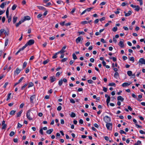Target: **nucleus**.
<instances>
[{"label": "nucleus", "mask_w": 145, "mask_h": 145, "mask_svg": "<svg viewBox=\"0 0 145 145\" xmlns=\"http://www.w3.org/2000/svg\"><path fill=\"white\" fill-rule=\"evenodd\" d=\"M107 129L108 130H111L112 128V123H107L106 124Z\"/></svg>", "instance_id": "nucleus-1"}, {"label": "nucleus", "mask_w": 145, "mask_h": 145, "mask_svg": "<svg viewBox=\"0 0 145 145\" xmlns=\"http://www.w3.org/2000/svg\"><path fill=\"white\" fill-rule=\"evenodd\" d=\"M103 119L105 121L106 123H108V122H110L111 121L110 118L108 116H105L104 118Z\"/></svg>", "instance_id": "nucleus-2"}, {"label": "nucleus", "mask_w": 145, "mask_h": 145, "mask_svg": "<svg viewBox=\"0 0 145 145\" xmlns=\"http://www.w3.org/2000/svg\"><path fill=\"white\" fill-rule=\"evenodd\" d=\"M31 110H29L27 111L26 113V116L27 118L30 120H31L32 119L31 117L30 116V112H31Z\"/></svg>", "instance_id": "nucleus-3"}, {"label": "nucleus", "mask_w": 145, "mask_h": 145, "mask_svg": "<svg viewBox=\"0 0 145 145\" xmlns=\"http://www.w3.org/2000/svg\"><path fill=\"white\" fill-rule=\"evenodd\" d=\"M35 41L31 39L29 40L28 42L25 44L27 46H30L33 44L34 43Z\"/></svg>", "instance_id": "nucleus-4"}, {"label": "nucleus", "mask_w": 145, "mask_h": 145, "mask_svg": "<svg viewBox=\"0 0 145 145\" xmlns=\"http://www.w3.org/2000/svg\"><path fill=\"white\" fill-rule=\"evenodd\" d=\"M124 42V40L123 39H121L120 40L119 43L118 44V45L120 46L121 48H123L124 46V44H123Z\"/></svg>", "instance_id": "nucleus-5"}, {"label": "nucleus", "mask_w": 145, "mask_h": 145, "mask_svg": "<svg viewBox=\"0 0 145 145\" xmlns=\"http://www.w3.org/2000/svg\"><path fill=\"white\" fill-rule=\"evenodd\" d=\"M138 63L139 65L140 64H145V59L143 58H141L140 59Z\"/></svg>", "instance_id": "nucleus-6"}, {"label": "nucleus", "mask_w": 145, "mask_h": 145, "mask_svg": "<svg viewBox=\"0 0 145 145\" xmlns=\"http://www.w3.org/2000/svg\"><path fill=\"white\" fill-rule=\"evenodd\" d=\"M35 95H32L30 98V102L31 103H33L34 100L35 98Z\"/></svg>", "instance_id": "nucleus-7"}, {"label": "nucleus", "mask_w": 145, "mask_h": 145, "mask_svg": "<svg viewBox=\"0 0 145 145\" xmlns=\"http://www.w3.org/2000/svg\"><path fill=\"white\" fill-rule=\"evenodd\" d=\"M81 40H83V39L81 37H79L76 39V42L78 43L80 42Z\"/></svg>", "instance_id": "nucleus-8"}, {"label": "nucleus", "mask_w": 145, "mask_h": 145, "mask_svg": "<svg viewBox=\"0 0 145 145\" xmlns=\"http://www.w3.org/2000/svg\"><path fill=\"white\" fill-rule=\"evenodd\" d=\"M21 71V70L19 69L18 68H17L14 72V74H15L16 73L17 75Z\"/></svg>", "instance_id": "nucleus-9"}, {"label": "nucleus", "mask_w": 145, "mask_h": 145, "mask_svg": "<svg viewBox=\"0 0 145 145\" xmlns=\"http://www.w3.org/2000/svg\"><path fill=\"white\" fill-rule=\"evenodd\" d=\"M131 83V82H129V84L127 82L124 83L122 84L121 86L124 87H126L127 86L129 85Z\"/></svg>", "instance_id": "nucleus-10"}, {"label": "nucleus", "mask_w": 145, "mask_h": 145, "mask_svg": "<svg viewBox=\"0 0 145 145\" xmlns=\"http://www.w3.org/2000/svg\"><path fill=\"white\" fill-rule=\"evenodd\" d=\"M66 47V46H65L63 47L61 49V50L59 52H59V53H64L65 51L64 50L65 49Z\"/></svg>", "instance_id": "nucleus-11"}, {"label": "nucleus", "mask_w": 145, "mask_h": 145, "mask_svg": "<svg viewBox=\"0 0 145 145\" xmlns=\"http://www.w3.org/2000/svg\"><path fill=\"white\" fill-rule=\"evenodd\" d=\"M5 121L3 120L2 122V129H4L6 128L7 125L5 123Z\"/></svg>", "instance_id": "nucleus-12"}, {"label": "nucleus", "mask_w": 145, "mask_h": 145, "mask_svg": "<svg viewBox=\"0 0 145 145\" xmlns=\"http://www.w3.org/2000/svg\"><path fill=\"white\" fill-rule=\"evenodd\" d=\"M50 80L51 82L52 83L53 82L56 80V78L54 76H51L50 78Z\"/></svg>", "instance_id": "nucleus-13"}, {"label": "nucleus", "mask_w": 145, "mask_h": 145, "mask_svg": "<svg viewBox=\"0 0 145 145\" xmlns=\"http://www.w3.org/2000/svg\"><path fill=\"white\" fill-rule=\"evenodd\" d=\"M117 100L118 101H121V102H122L124 100V99L121 96H118L117 98Z\"/></svg>", "instance_id": "nucleus-14"}, {"label": "nucleus", "mask_w": 145, "mask_h": 145, "mask_svg": "<svg viewBox=\"0 0 145 145\" xmlns=\"http://www.w3.org/2000/svg\"><path fill=\"white\" fill-rule=\"evenodd\" d=\"M119 76V74L117 72H115L114 75V77L116 78L117 79Z\"/></svg>", "instance_id": "nucleus-15"}, {"label": "nucleus", "mask_w": 145, "mask_h": 145, "mask_svg": "<svg viewBox=\"0 0 145 145\" xmlns=\"http://www.w3.org/2000/svg\"><path fill=\"white\" fill-rule=\"evenodd\" d=\"M132 96L133 97V98H136L137 99V101H141V100H140L138 98H137V96H136V95H135L134 94V93H132Z\"/></svg>", "instance_id": "nucleus-16"}, {"label": "nucleus", "mask_w": 145, "mask_h": 145, "mask_svg": "<svg viewBox=\"0 0 145 145\" xmlns=\"http://www.w3.org/2000/svg\"><path fill=\"white\" fill-rule=\"evenodd\" d=\"M18 17L15 16H14L13 18V24H15L16 22Z\"/></svg>", "instance_id": "nucleus-17"}, {"label": "nucleus", "mask_w": 145, "mask_h": 145, "mask_svg": "<svg viewBox=\"0 0 145 145\" xmlns=\"http://www.w3.org/2000/svg\"><path fill=\"white\" fill-rule=\"evenodd\" d=\"M53 129H50L46 131V133L47 134H50L53 131Z\"/></svg>", "instance_id": "nucleus-18"}, {"label": "nucleus", "mask_w": 145, "mask_h": 145, "mask_svg": "<svg viewBox=\"0 0 145 145\" xmlns=\"http://www.w3.org/2000/svg\"><path fill=\"white\" fill-rule=\"evenodd\" d=\"M24 22V20H22L21 21H20L18 23H17L16 24V27H18L19 26V25H20L23 22Z\"/></svg>", "instance_id": "nucleus-19"}, {"label": "nucleus", "mask_w": 145, "mask_h": 145, "mask_svg": "<svg viewBox=\"0 0 145 145\" xmlns=\"http://www.w3.org/2000/svg\"><path fill=\"white\" fill-rule=\"evenodd\" d=\"M7 4V2H5L1 3L0 6V7L2 8H3L4 7L5 5H6Z\"/></svg>", "instance_id": "nucleus-20"}, {"label": "nucleus", "mask_w": 145, "mask_h": 145, "mask_svg": "<svg viewBox=\"0 0 145 145\" xmlns=\"http://www.w3.org/2000/svg\"><path fill=\"white\" fill-rule=\"evenodd\" d=\"M37 7L40 10H46V8L42 6H37Z\"/></svg>", "instance_id": "nucleus-21"}, {"label": "nucleus", "mask_w": 145, "mask_h": 145, "mask_svg": "<svg viewBox=\"0 0 145 145\" xmlns=\"http://www.w3.org/2000/svg\"><path fill=\"white\" fill-rule=\"evenodd\" d=\"M31 18L29 16H27L24 17V18L23 20L24 21L25 20H29Z\"/></svg>", "instance_id": "nucleus-22"}, {"label": "nucleus", "mask_w": 145, "mask_h": 145, "mask_svg": "<svg viewBox=\"0 0 145 145\" xmlns=\"http://www.w3.org/2000/svg\"><path fill=\"white\" fill-rule=\"evenodd\" d=\"M22 112V110H21L19 112L17 113V117H18L20 116Z\"/></svg>", "instance_id": "nucleus-23"}, {"label": "nucleus", "mask_w": 145, "mask_h": 145, "mask_svg": "<svg viewBox=\"0 0 145 145\" xmlns=\"http://www.w3.org/2000/svg\"><path fill=\"white\" fill-rule=\"evenodd\" d=\"M110 96H108L107 97V99L106 100V103L108 105V104L109 103L110 101Z\"/></svg>", "instance_id": "nucleus-24"}, {"label": "nucleus", "mask_w": 145, "mask_h": 145, "mask_svg": "<svg viewBox=\"0 0 145 145\" xmlns=\"http://www.w3.org/2000/svg\"><path fill=\"white\" fill-rule=\"evenodd\" d=\"M16 111L15 110H12L9 113L10 115H13L16 112Z\"/></svg>", "instance_id": "nucleus-25"}, {"label": "nucleus", "mask_w": 145, "mask_h": 145, "mask_svg": "<svg viewBox=\"0 0 145 145\" xmlns=\"http://www.w3.org/2000/svg\"><path fill=\"white\" fill-rule=\"evenodd\" d=\"M5 31V30L3 29H1L0 30V37L1 36V35L3 33H4Z\"/></svg>", "instance_id": "nucleus-26"}, {"label": "nucleus", "mask_w": 145, "mask_h": 145, "mask_svg": "<svg viewBox=\"0 0 145 145\" xmlns=\"http://www.w3.org/2000/svg\"><path fill=\"white\" fill-rule=\"evenodd\" d=\"M59 54V52H57L55 53V54L52 56V58L53 59H55L57 57V55Z\"/></svg>", "instance_id": "nucleus-27"}, {"label": "nucleus", "mask_w": 145, "mask_h": 145, "mask_svg": "<svg viewBox=\"0 0 145 145\" xmlns=\"http://www.w3.org/2000/svg\"><path fill=\"white\" fill-rule=\"evenodd\" d=\"M9 14L8 8H7L6 11V15L7 17L8 18Z\"/></svg>", "instance_id": "nucleus-28"}, {"label": "nucleus", "mask_w": 145, "mask_h": 145, "mask_svg": "<svg viewBox=\"0 0 145 145\" xmlns=\"http://www.w3.org/2000/svg\"><path fill=\"white\" fill-rule=\"evenodd\" d=\"M11 95V93H9L7 95V101L9 100L10 98V96Z\"/></svg>", "instance_id": "nucleus-29"}, {"label": "nucleus", "mask_w": 145, "mask_h": 145, "mask_svg": "<svg viewBox=\"0 0 145 145\" xmlns=\"http://www.w3.org/2000/svg\"><path fill=\"white\" fill-rule=\"evenodd\" d=\"M49 61L48 59H47L46 60H45L43 61V64L44 65H45L48 63Z\"/></svg>", "instance_id": "nucleus-30"}, {"label": "nucleus", "mask_w": 145, "mask_h": 145, "mask_svg": "<svg viewBox=\"0 0 145 145\" xmlns=\"http://www.w3.org/2000/svg\"><path fill=\"white\" fill-rule=\"evenodd\" d=\"M63 80L61 79L59 81L58 84L59 86H61L63 83Z\"/></svg>", "instance_id": "nucleus-31"}, {"label": "nucleus", "mask_w": 145, "mask_h": 145, "mask_svg": "<svg viewBox=\"0 0 145 145\" xmlns=\"http://www.w3.org/2000/svg\"><path fill=\"white\" fill-rule=\"evenodd\" d=\"M93 7H92L90 8H88L86 9L85 10H86V11L89 12L91 10L93 9Z\"/></svg>", "instance_id": "nucleus-32"}, {"label": "nucleus", "mask_w": 145, "mask_h": 145, "mask_svg": "<svg viewBox=\"0 0 145 145\" xmlns=\"http://www.w3.org/2000/svg\"><path fill=\"white\" fill-rule=\"evenodd\" d=\"M135 8V10L137 11H138L139 10L140 8L139 7L138 5L136 6Z\"/></svg>", "instance_id": "nucleus-33"}, {"label": "nucleus", "mask_w": 145, "mask_h": 145, "mask_svg": "<svg viewBox=\"0 0 145 145\" xmlns=\"http://www.w3.org/2000/svg\"><path fill=\"white\" fill-rule=\"evenodd\" d=\"M76 116L75 114L73 112H72L71 113V116L72 118H74Z\"/></svg>", "instance_id": "nucleus-34"}, {"label": "nucleus", "mask_w": 145, "mask_h": 145, "mask_svg": "<svg viewBox=\"0 0 145 145\" xmlns=\"http://www.w3.org/2000/svg\"><path fill=\"white\" fill-rule=\"evenodd\" d=\"M33 84L32 82H30L29 84L28 87L29 88L30 87L33 86Z\"/></svg>", "instance_id": "nucleus-35"}, {"label": "nucleus", "mask_w": 145, "mask_h": 145, "mask_svg": "<svg viewBox=\"0 0 145 145\" xmlns=\"http://www.w3.org/2000/svg\"><path fill=\"white\" fill-rule=\"evenodd\" d=\"M72 58L74 59H77V57L75 54L74 53H73L72 55Z\"/></svg>", "instance_id": "nucleus-36"}, {"label": "nucleus", "mask_w": 145, "mask_h": 145, "mask_svg": "<svg viewBox=\"0 0 145 145\" xmlns=\"http://www.w3.org/2000/svg\"><path fill=\"white\" fill-rule=\"evenodd\" d=\"M27 65V63L26 62H24L23 64V68L24 69L26 66Z\"/></svg>", "instance_id": "nucleus-37"}, {"label": "nucleus", "mask_w": 145, "mask_h": 145, "mask_svg": "<svg viewBox=\"0 0 145 145\" xmlns=\"http://www.w3.org/2000/svg\"><path fill=\"white\" fill-rule=\"evenodd\" d=\"M118 29V28L117 27H114L112 29V30L114 32H116V31Z\"/></svg>", "instance_id": "nucleus-38"}, {"label": "nucleus", "mask_w": 145, "mask_h": 145, "mask_svg": "<svg viewBox=\"0 0 145 145\" xmlns=\"http://www.w3.org/2000/svg\"><path fill=\"white\" fill-rule=\"evenodd\" d=\"M16 7H17V5H16V4H14V5L12 6V10H15L16 9Z\"/></svg>", "instance_id": "nucleus-39"}, {"label": "nucleus", "mask_w": 145, "mask_h": 145, "mask_svg": "<svg viewBox=\"0 0 145 145\" xmlns=\"http://www.w3.org/2000/svg\"><path fill=\"white\" fill-rule=\"evenodd\" d=\"M27 45L25 44L24 46L22 48H20L19 49L20 50V51L23 50L26 47Z\"/></svg>", "instance_id": "nucleus-40"}, {"label": "nucleus", "mask_w": 145, "mask_h": 145, "mask_svg": "<svg viewBox=\"0 0 145 145\" xmlns=\"http://www.w3.org/2000/svg\"><path fill=\"white\" fill-rule=\"evenodd\" d=\"M127 74L129 76H131L132 75V72L131 71H128L127 72Z\"/></svg>", "instance_id": "nucleus-41"}, {"label": "nucleus", "mask_w": 145, "mask_h": 145, "mask_svg": "<svg viewBox=\"0 0 145 145\" xmlns=\"http://www.w3.org/2000/svg\"><path fill=\"white\" fill-rule=\"evenodd\" d=\"M8 39H7L6 40L5 43V46H7L8 43Z\"/></svg>", "instance_id": "nucleus-42"}, {"label": "nucleus", "mask_w": 145, "mask_h": 145, "mask_svg": "<svg viewBox=\"0 0 145 145\" xmlns=\"http://www.w3.org/2000/svg\"><path fill=\"white\" fill-rule=\"evenodd\" d=\"M108 85L109 86H116V84L114 83H110Z\"/></svg>", "instance_id": "nucleus-43"}, {"label": "nucleus", "mask_w": 145, "mask_h": 145, "mask_svg": "<svg viewBox=\"0 0 145 145\" xmlns=\"http://www.w3.org/2000/svg\"><path fill=\"white\" fill-rule=\"evenodd\" d=\"M4 33L5 34V36H8V35L9 33V31H8L6 32L5 31H5L4 32Z\"/></svg>", "instance_id": "nucleus-44"}, {"label": "nucleus", "mask_w": 145, "mask_h": 145, "mask_svg": "<svg viewBox=\"0 0 145 145\" xmlns=\"http://www.w3.org/2000/svg\"><path fill=\"white\" fill-rule=\"evenodd\" d=\"M14 131H12L10 133L9 135L10 136L12 137L14 134Z\"/></svg>", "instance_id": "nucleus-45"}, {"label": "nucleus", "mask_w": 145, "mask_h": 145, "mask_svg": "<svg viewBox=\"0 0 145 145\" xmlns=\"http://www.w3.org/2000/svg\"><path fill=\"white\" fill-rule=\"evenodd\" d=\"M129 59L131 61H132L133 62H134L135 61L134 57H129Z\"/></svg>", "instance_id": "nucleus-46"}, {"label": "nucleus", "mask_w": 145, "mask_h": 145, "mask_svg": "<svg viewBox=\"0 0 145 145\" xmlns=\"http://www.w3.org/2000/svg\"><path fill=\"white\" fill-rule=\"evenodd\" d=\"M88 22L87 21H82L81 22V24H88Z\"/></svg>", "instance_id": "nucleus-47"}, {"label": "nucleus", "mask_w": 145, "mask_h": 145, "mask_svg": "<svg viewBox=\"0 0 145 145\" xmlns=\"http://www.w3.org/2000/svg\"><path fill=\"white\" fill-rule=\"evenodd\" d=\"M103 90L105 92H106L107 90V88L105 87H103Z\"/></svg>", "instance_id": "nucleus-48"}, {"label": "nucleus", "mask_w": 145, "mask_h": 145, "mask_svg": "<svg viewBox=\"0 0 145 145\" xmlns=\"http://www.w3.org/2000/svg\"><path fill=\"white\" fill-rule=\"evenodd\" d=\"M120 133L121 134H126V133L123 130H120Z\"/></svg>", "instance_id": "nucleus-49"}, {"label": "nucleus", "mask_w": 145, "mask_h": 145, "mask_svg": "<svg viewBox=\"0 0 145 145\" xmlns=\"http://www.w3.org/2000/svg\"><path fill=\"white\" fill-rule=\"evenodd\" d=\"M76 8H72V10L71 11V14H73L75 11Z\"/></svg>", "instance_id": "nucleus-50"}, {"label": "nucleus", "mask_w": 145, "mask_h": 145, "mask_svg": "<svg viewBox=\"0 0 145 145\" xmlns=\"http://www.w3.org/2000/svg\"><path fill=\"white\" fill-rule=\"evenodd\" d=\"M88 82L89 84H92L93 82L91 80H88Z\"/></svg>", "instance_id": "nucleus-51"}, {"label": "nucleus", "mask_w": 145, "mask_h": 145, "mask_svg": "<svg viewBox=\"0 0 145 145\" xmlns=\"http://www.w3.org/2000/svg\"><path fill=\"white\" fill-rule=\"evenodd\" d=\"M67 59V58H63V59H62L61 60V61L62 62H64L65 61H66Z\"/></svg>", "instance_id": "nucleus-52"}, {"label": "nucleus", "mask_w": 145, "mask_h": 145, "mask_svg": "<svg viewBox=\"0 0 145 145\" xmlns=\"http://www.w3.org/2000/svg\"><path fill=\"white\" fill-rule=\"evenodd\" d=\"M137 1H139L140 2V5H142L143 4L142 0H137Z\"/></svg>", "instance_id": "nucleus-53"}, {"label": "nucleus", "mask_w": 145, "mask_h": 145, "mask_svg": "<svg viewBox=\"0 0 145 145\" xmlns=\"http://www.w3.org/2000/svg\"><path fill=\"white\" fill-rule=\"evenodd\" d=\"M70 102L71 103H75V101H74V100L72 99H71L70 100Z\"/></svg>", "instance_id": "nucleus-54"}, {"label": "nucleus", "mask_w": 145, "mask_h": 145, "mask_svg": "<svg viewBox=\"0 0 145 145\" xmlns=\"http://www.w3.org/2000/svg\"><path fill=\"white\" fill-rule=\"evenodd\" d=\"M27 85V84H25L24 86L21 87V89L23 90Z\"/></svg>", "instance_id": "nucleus-55"}, {"label": "nucleus", "mask_w": 145, "mask_h": 145, "mask_svg": "<svg viewBox=\"0 0 145 145\" xmlns=\"http://www.w3.org/2000/svg\"><path fill=\"white\" fill-rule=\"evenodd\" d=\"M62 108V107L61 106H58L57 108V110L58 111H60L61 110Z\"/></svg>", "instance_id": "nucleus-56"}, {"label": "nucleus", "mask_w": 145, "mask_h": 145, "mask_svg": "<svg viewBox=\"0 0 145 145\" xmlns=\"http://www.w3.org/2000/svg\"><path fill=\"white\" fill-rule=\"evenodd\" d=\"M51 3L50 2H48L47 3H46V4L44 6L46 7H48L49 6H50L51 5Z\"/></svg>", "instance_id": "nucleus-57"}, {"label": "nucleus", "mask_w": 145, "mask_h": 145, "mask_svg": "<svg viewBox=\"0 0 145 145\" xmlns=\"http://www.w3.org/2000/svg\"><path fill=\"white\" fill-rule=\"evenodd\" d=\"M139 132L141 134H144L145 135V132H144L143 130H140L139 131Z\"/></svg>", "instance_id": "nucleus-58"}, {"label": "nucleus", "mask_w": 145, "mask_h": 145, "mask_svg": "<svg viewBox=\"0 0 145 145\" xmlns=\"http://www.w3.org/2000/svg\"><path fill=\"white\" fill-rule=\"evenodd\" d=\"M127 3H125L123 2L122 3V4H121V6L122 7H123L125 5H127Z\"/></svg>", "instance_id": "nucleus-59"}, {"label": "nucleus", "mask_w": 145, "mask_h": 145, "mask_svg": "<svg viewBox=\"0 0 145 145\" xmlns=\"http://www.w3.org/2000/svg\"><path fill=\"white\" fill-rule=\"evenodd\" d=\"M8 23H10L11 20V16L9 17H8Z\"/></svg>", "instance_id": "nucleus-60"}, {"label": "nucleus", "mask_w": 145, "mask_h": 145, "mask_svg": "<svg viewBox=\"0 0 145 145\" xmlns=\"http://www.w3.org/2000/svg\"><path fill=\"white\" fill-rule=\"evenodd\" d=\"M5 17H4V16L2 18V22L3 23H4L5 21Z\"/></svg>", "instance_id": "nucleus-61"}, {"label": "nucleus", "mask_w": 145, "mask_h": 145, "mask_svg": "<svg viewBox=\"0 0 145 145\" xmlns=\"http://www.w3.org/2000/svg\"><path fill=\"white\" fill-rule=\"evenodd\" d=\"M78 33L79 34V35H84L85 34V33L83 31H79L78 32Z\"/></svg>", "instance_id": "nucleus-62"}, {"label": "nucleus", "mask_w": 145, "mask_h": 145, "mask_svg": "<svg viewBox=\"0 0 145 145\" xmlns=\"http://www.w3.org/2000/svg\"><path fill=\"white\" fill-rule=\"evenodd\" d=\"M90 42H88L85 44V45L86 46H88L90 45Z\"/></svg>", "instance_id": "nucleus-63"}, {"label": "nucleus", "mask_w": 145, "mask_h": 145, "mask_svg": "<svg viewBox=\"0 0 145 145\" xmlns=\"http://www.w3.org/2000/svg\"><path fill=\"white\" fill-rule=\"evenodd\" d=\"M79 122V123L81 124H82L83 123V121L82 119H80Z\"/></svg>", "instance_id": "nucleus-64"}]
</instances>
